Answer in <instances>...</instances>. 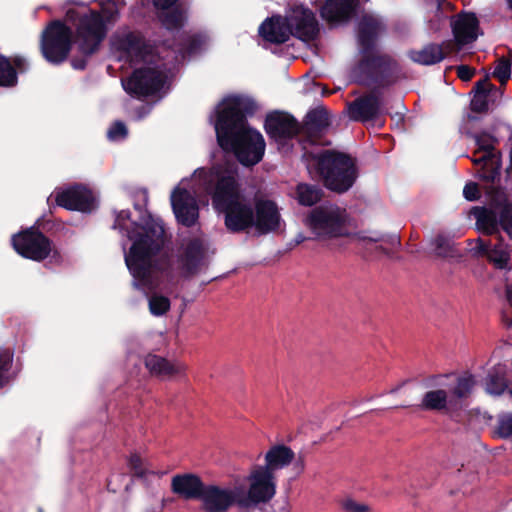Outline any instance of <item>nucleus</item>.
I'll return each mask as SVG.
<instances>
[{
  "mask_svg": "<svg viewBox=\"0 0 512 512\" xmlns=\"http://www.w3.org/2000/svg\"><path fill=\"white\" fill-rule=\"evenodd\" d=\"M295 198L300 205L312 206L322 198V190L315 185L300 183L296 187Z\"/></svg>",
  "mask_w": 512,
  "mask_h": 512,
  "instance_id": "nucleus-26",
  "label": "nucleus"
},
{
  "mask_svg": "<svg viewBox=\"0 0 512 512\" xmlns=\"http://www.w3.org/2000/svg\"><path fill=\"white\" fill-rule=\"evenodd\" d=\"M476 145L482 155L473 161L477 165H482L484 171L481 176L488 180H494L499 174V160L493 154V140L488 136H477L475 138Z\"/></svg>",
  "mask_w": 512,
  "mask_h": 512,
  "instance_id": "nucleus-19",
  "label": "nucleus"
},
{
  "mask_svg": "<svg viewBox=\"0 0 512 512\" xmlns=\"http://www.w3.org/2000/svg\"><path fill=\"white\" fill-rule=\"evenodd\" d=\"M339 505L344 512H370L369 505L358 502L351 496H344L339 500Z\"/></svg>",
  "mask_w": 512,
  "mask_h": 512,
  "instance_id": "nucleus-33",
  "label": "nucleus"
},
{
  "mask_svg": "<svg viewBox=\"0 0 512 512\" xmlns=\"http://www.w3.org/2000/svg\"><path fill=\"white\" fill-rule=\"evenodd\" d=\"M303 240H304V238H303V237H301V239H298V240H297V243H300V242H302Z\"/></svg>",
  "mask_w": 512,
  "mask_h": 512,
  "instance_id": "nucleus-50",
  "label": "nucleus"
},
{
  "mask_svg": "<svg viewBox=\"0 0 512 512\" xmlns=\"http://www.w3.org/2000/svg\"><path fill=\"white\" fill-rule=\"evenodd\" d=\"M307 169L322 177L325 186L336 192L347 191L356 179L354 161L347 155L329 150H313L304 154Z\"/></svg>",
  "mask_w": 512,
  "mask_h": 512,
  "instance_id": "nucleus-4",
  "label": "nucleus"
},
{
  "mask_svg": "<svg viewBox=\"0 0 512 512\" xmlns=\"http://www.w3.org/2000/svg\"><path fill=\"white\" fill-rule=\"evenodd\" d=\"M200 500L206 512H225L234 504L240 507L238 491L234 481L228 487L217 485L205 486Z\"/></svg>",
  "mask_w": 512,
  "mask_h": 512,
  "instance_id": "nucleus-14",
  "label": "nucleus"
},
{
  "mask_svg": "<svg viewBox=\"0 0 512 512\" xmlns=\"http://www.w3.org/2000/svg\"><path fill=\"white\" fill-rule=\"evenodd\" d=\"M386 104L387 102L379 93H371L351 104L349 113L354 120L368 121L377 119L387 114Z\"/></svg>",
  "mask_w": 512,
  "mask_h": 512,
  "instance_id": "nucleus-16",
  "label": "nucleus"
},
{
  "mask_svg": "<svg viewBox=\"0 0 512 512\" xmlns=\"http://www.w3.org/2000/svg\"><path fill=\"white\" fill-rule=\"evenodd\" d=\"M304 225L317 239H328L348 235V216L344 209L325 204L311 210L304 218Z\"/></svg>",
  "mask_w": 512,
  "mask_h": 512,
  "instance_id": "nucleus-8",
  "label": "nucleus"
},
{
  "mask_svg": "<svg viewBox=\"0 0 512 512\" xmlns=\"http://www.w3.org/2000/svg\"><path fill=\"white\" fill-rule=\"evenodd\" d=\"M148 306L152 315L162 316L170 310L171 301L169 297L155 292L149 296Z\"/></svg>",
  "mask_w": 512,
  "mask_h": 512,
  "instance_id": "nucleus-30",
  "label": "nucleus"
},
{
  "mask_svg": "<svg viewBox=\"0 0 512 512\" xmlns=\"http://www.w3.org/2000/svg\"><path fill=\"white\" fill-rule=\"evenodd\" d=\"M475 70L466 65H461L457 68V74L463 81H468L474 75Z\"/></svg>",
  "mask_w": 512,
  "mask_h": 512,
  "instance_id": "nucleus-43",
  "label": "nucleus"
},
{
  "mask_svg": "<svg viewBox=\"0 0 512 512\" xmlns=\"http://www.w3.org/2000/svg\"><path fill=\"white\" fill-rule=\"evenodd\" d=\"M147 369L153 375L170 378L185 372L186 367L179 361H169L161 356L148 355L145 359Z\"/></svg>",
  "mask_w": 512,
  "mask_h": 512,
  "instance_id": "nucleus-22",
  "label": "nucleus"
},
{
  "mask_svg": "<svg viewBox=\"0 0 512 512\" xmlns=\"http://www.w3.org/2000/svg\"><path fill=\"white\" fill-rule=\"evenodd\" d=\"M201 192L211 195L214 209L224 215L229 231L240 232L253 228L254 208L242 192L237 171L232 165L197 168L190 178L182 179L171 193L175 217L184 226H192L199 217L195 196Z\"/></svg>",
  "mask_w": 512,
  "mask_h": 512,
  "instance_id": "nucleus-1",
  "label": "nucleus"
},
{
  "mask_svg": "<svg viewBox=\"0 0 512 512\" xmlns=\"http://www.w3.org/2000/svg\"><path fill=\"white\" fill-rule=\"evenodd\" d=\"M177 0H153L154 5L158 8L163 10V12L160 14V19L163 23V25L168 29H175L180 27L184 20L185 15L182 11L178 9H172L168 10Z\"/></svg>",
  "mask_w": 512,
  "mask_h": 512,
  "instance_id": "nucleus-25",
  "label": "nucleus"
},
{
  "mask_svg": "<svg viewBox=\"0 0 512 512\" xmlns=\"http://www.w3.org/2000/svg\"><path fill=\"white\" fill-rule=\"evenodd\" d=\"M493 75L501 83H505L511 76V62L509 59L501 58L498 60Z\"/></svg>",
  "mask_w": 512,
  "mask_h": 512,
  "instance_id": "nucleus-35",
  "label": "nucleus"
},
{
  "mask_svg": "<svg viewBox=\"0 0 512 512\" xmlns=\"http://www.w3.org/2000/svg\"><path fill=\"white\" fill-rule=\"evenodd\" d=\"M17 82V75L10 61L0 55V86L10 87Z\"/></svg>",
  "mask_w": 512,
  "mask_h": 512,
  "instance_id": "nucleus-31",
  "label": "nucleus"
},
{
  "mask_svg": "<svg viewBox=\"0 0 512 512\" xmlns=\"http://www.w3.org/2000/svg\"><path fill=\"white\" fill-rule=\"evenodd\" d=\"M506 367L498 365L493 372L489 374L486 382V391L492 395H501L508 388L504 376L506 375Z\"/></svg>",
  "mask_w": 512,
  "mask_h": 512,
  "instance_id": "nucleus-28",
  "label": "nucleus"
},
{
  "mask_svg": "<svg viewBox=\"0 0 512 512\" xmlns=\"http://www.w3.org/2000/svg\"><path fill=\"white\" fill-rule=\"evenodd\" d=\"M353 11L352 0H327L321 9V16L336 25L348 20Z\"/></svg>",
  "mask_w": 512,
  "mask_h": 512,
  "instance_id": "nucleus-23",
  "label": "nucleus"
},
{
  "mask_svg": "<svg viewBox=\"0 0 512 512\" xmlns=\"http://www.w3.org/2000/svg\"><path fill=\"white\" fill-rule=\"evenodd\" d=\"M265 468H268L272 474L290 466V473L293 479L299 477L305 470V459L303 456H296L294 451L284 445L277 444L271 446L265 453Z\"/></svg>",
  "mask_w": 512,
  "mask_h": 512,
  "instance_id": "nucleus-13",
  "label": "nucleus"
},
{
  "mask_svg": "<svg viewBox=\"0 0 512 512\" xmlns=\"http://www.w3.org/2000/svg\"><path fill=\"white\" fill-rule=\"evenodd\" d=\"M12 245L19 255L34 261H42L55 253L50 241L33 228L15 234Z\"/></svg>",
  "mask_w": 512,
  "mask_h": 512,
  "instance_id": "nucleus-12",
  "label": "nucleus"
},
{
  "mask_svg": "<svg viewBox=\"0 0 512 512\" xmlns=\"http://www.w3.org/2000/svg\"><path fill=\"white\" fill-rule=\"evenodd\" d=\"M119 0H108L102 7V14L94 11H88L83 7L80 23L77 28L76 42L80 50L85 54H91L98 47L99 43L105 37L106 29L103 23V17L107 20L113 19L114 12L110 11V4L116 5Z\"/></svg>",
  "mask_w": 512,
  "mask_h": 512,
  "instance_id": "nucleus-9",
  "label": "nucleus"
},
{
  "mask_svg": "<svg viewBox=\"0 0 512 512\" xmlns=\"http://www.w3.org/2000/svg\"><path fill=\"white\" fill-rule=\"evenodd\" d=\"M487 96L482 92L475 93L471 101V109L476 112H482L487 108Z\"/></svg>",
  "mask_w": 512,
  "mask_h": 512,
  "instance_id": "nucleus-40",
  "label": "nucleus"
},
{
  "mask_svg": "<svg viewBox=\"0 0 512 512\" xmlns=\"http://www.w3.org/2000/svg\"><path fill=\"white\" fill-rule=\"evenodd\" d=\"M282 219L277 205L270 200H260L254 208L253 229L260 234L280 229Z\"/></svg>",
  "mask_w": 512,
  "mask_h": 512,
  "instance_id": "nucleus-17",
  "label": "nucleus"
},
{
  "mask_svg": "<svg viewBox=\"0 0 512 512\" xmlns=\"http://www.w3.org/2000/svg\"><path fill=\"white\" fill-rule=\"evenodd\" d=\"M482 227L484 228V226H482ZM485 229H486L487 232H490V228L485 227Z\"/></svg>",
  "mask_w": 512,
  "mask_h": 512,
  "instance_id": "nucleus-51",
  "label": "nucleus"
},
{
  "mask_svg": "<svg viewBox=\"0 0 512 512\" xmlns=\"http://www.w3.org/2000/svg\"><path fill=\"white\" fill-rule=\"evenodd\" d=\"M509 392H510V394L512 395V389H511V390H509Z\"/></svg>",
  "mask_w": 512,
  "mask_h": 512,
  "instance_id": "nucleus-52",
  "label": "nucleus"
},
{
  "mask_svg": "<svg viewBox=\"0 0 512 512\" xmlns=\"http://www.w3.org/2000/svg\"><path fill=\"white\" fill-rule=\"evenodd\" d=\"M55 201L68 210L88 212L92 210L95 198L86 187L73 186L56 192Z\"/></svg>",
  "mask_w": 512,
  "mask_h": 512,
  "instance_id": "nucleus-15",
  "label": "nucleus"
},
{
  "mask_svg": "<svg viewBox=\"0 0 512 512\" xmlns=\"http://www.w3.org/2000/svg\"><path fill=\"white\" fill-rule=\"evenodd\" d=\"M251 107L252 101L249 98L231 95L217 105L211 116L220 147L234 152L237 159L246 166L257 164L265 151L263 136L250 128L244 118V113Z\"/></svg>",
  "mask_w": 512,
  "mask_h": 512,
  "instance_id": "nucleus-3",
  "label": "nucleus"
},
{
  "mask_svg": "<svg viewBox=\"0 0 512 512\" xmlns=\"http://www.w3.org/2000/svg\"><path fill=\"white\" fill-rule=\"evenodd\" d=\"M464 197L467 200H475L478 197V188L477 185L474 183L467 184L463 189Z\"/></svg>",
  "mask_w": 512,
  "mask_h": 512,
  "instance_id": "nucleus-42",
  "label": "nucleus"
},
{
  "mask_svg": "<svg viewBox=\"0 0 512 512\" xmlns=\"http://www.w3.org/2000/svg\"><path fill=\"white\" fill-rule=\"evenodd\" d=\"M488 257L498 268H505L510 259V251L506 245L499 243L490 249Z\"/></svg>",
  "mask_w": 512,
  "mask_h": 512,
  "instance_id": "nucleus-32",
  "label": "nucleus"
},
{
  "mask_svg": "<svg viewBox=\"0 0 512 512\" xmlns=\"http://www.w3.org/2000/svg\"><path fill=\"white\" fill-rule=\"evenodd\" d=\"M240 507L250 508L270 501L276 494V478L263 465H254L243 478L234 479Z\"/></svg>",
  "mask_w": 512,
  "mask_h": 512,
  "instance_id": "nucleus-7",
  "label": "nucleus"
},
{
  "mask_svg": "<svg viewBox=\"0 0 512 512\" xmlns=\"http://www.w3.org/2000/svg\"><path fill=\"white\" fill-rule=\"evenodd\" d=\"M16 66L20 67V64H21V59L20 58H15L14 60Z\"/></svg>",
  "mask_w": 512,
  "mask_h": 512,
  "instance_id": "nucleus-46",
  "label": "nucleus"
},
{
  "mask_svg": "<svg viewBox=\"0 0 512 512\" xmlns=\"http://www.w3.org/2000/svg\"><path fill=\"white\" fill-rule=\"evenodd\" d=\"M318 32L314 14L303 6L288 10L286 17L274 16L259 27L260 35L272 43H283L291 35L304 41L313 39Z\"/></svg>",
  "mask_w": 512,
  "mask_h": 512,
  "instance_id": "nucleus-5",
  "label": "nucleus"
},
{
  "mask_svg": "<svg viewBox=\"0 0 512 512\" xmlns=\"http://www.w3.org/2000/svg\"><path fill=\"white\" fill-rule=\"evenodd\" d=\"M73 13H74L73 11H69L67 13V16L72 19L73 18Z\"/></svg>",
  "mask_w": 512,
  "mask_h": 512,
  "instance_id": "nucleus-48",
  "label": "nucleus"
},
{
  "mask_svg": "<svg viewBox=\"0 0 512 512\" xmlns=\"http://www.w3.org/2000/svg\"><path fill=\"white\" fill-rule=\"evenodd\" d=\"M265 129L271 138L281 144L296 135L299 127L289 114L273 113L266 118Z\"/></svg>",
  "mask_w": 512,
  "mask_h": 512,
  "instance_id": "nucleus-18",
  "label": "nucleus"
},
{
  "mask_svg": "<svg viewBox=\"0 0 512 512\" xmlns=\"http://www.w3.org/2000/svg\"><path fill=\"white\" fill-rule=\"evenodd\" d=\"M486 85H487V82L485 80L478 82L476 84V93L482 92V93L486 94Z\"/></svg>",
  "mask_w": 512,
  "mask_h": 512,
  "instance_id": "nucleus-44",
  "label": "nucleus"
},
{
  "mask_svg": "<svg viewBox=\"0 0 512 512\" xmlns=\"http://www.w3.org/2000/svg\"><path fill=\"white\" fill-rule=\"evenodd\" d=\"M509 9L512 11V0H507Z\"/></svg>",
  "mask_w": 512,
  "mask_h": 512,
  "instance_id": "nucleus-47",
  "label": "nucleus"
},
{
  "mask_svg": "<svg viewBox=\"0 0 512 512\" xmlns=\"http://www.w3.org/2000/svg\"><path fill=\"white\" fill-rule=\"evenodd\" d=\"M411 58L414 62L432 65L440 62L444 58V53L440 46L429 45L421 50L412 51Z\"/></svg>",
  "mask_w": 512,
  "mask_h": 512,
  "instance_id": "nucleus-27",
  "label": "nucleus"
},
{
  "mask_svg": "<svg viewBox=\"0 0 512 512\" xmlns=\"http://www.w3.org/2000/svg\"><path fill=\"white\" fill-rule=\"evenodd\" d=\"M108 138L111 141H119L127 135L126 126L122 122H115L108 130Z\"/></svg>",
  "mask_w": 512,
  "mask_h": 512,
  "instance_id": "nucleus-38",
  "label": "nucleus"
},
{
  "mask_svg": "<svg viewBox=\"0 0 512 512\" xmlns=\"http://www.w3.org/2000/svg\"><path fill=\"white\" fill-rule=\"evenodd\" d=\"M377 28H378V24L372 18L365 19L360 24L359 41L361 42L362 45L365 44L366 40H368L374 34H376Z\"/></svg>",
  "mask_w": 512,
  "mask_h": 512,
  "instance_id": "nucleus-34",
  "label": "nucleus"
},
{
  "mask_svg": "<svg viewBox=\"0 0 512 512\" xmlns=\"http://www.w3.org/2000/svg\"><path fill=\"white\" fill-rule=\"evenodd\" d=\"M470 250L476 255H489L490 245L486 243L484 240L478 238L474 242L471 243Z\"/></svg>",
  "mask_w": 512,
  "mask_h": 512,
  "instance_id": "nucleus-41",
  "label": "nucleus"
},
{
  "mask_svg": "<svg viewBox=\"0 0 512 512\" xmlns=\"http://www.w3.org/2000/svg\"><path fill=\"white\" fill-rule=\"evenodd\" d=\"M167 83L168 75L154 56L145 58V66L136 69L130 78L122 81L125 91L136 97L158 93Z\"/></svg>",
  "mask_w": 512,
  "mask_h": 512,
  "instance_id": "nucleus-10",
  "label": "nucleus"
},
{
  "mask_svg": "<svg viewBox=\"0 0 512 512\" xmlns=\"http://www.w3.org/2000/svg\"><path fill=\"white\" fill-rule=\"evenodd\" d=\"M496 433L502 438L512 436V414H505L499 417Z\"/></svg>",
  "mask_w": 512,
  "mask_h": 512,
  "instance_id": "nucleus-36",
  "label": "nucleus"
},
{
  "mask_svg": "<svg viewBox=\"0 0 512 512\" xmlns=\"http://www.w3.org/2000/svg\"><path fill=\"white\" fill-rule=\"evenodd\" d=\"M273 31H279V26H274Z\"/></svg>",
  "mask_w": 512,
  "mask_h": 512,
  "instance_id": "nucleus-49",
  "label": "nucleus"
},
{
  "mask_svg": "<svg viewBox=\"0 0 512 512\" xmlns=\"http://www.w3.org/2000/svg\"><path fill=\"white\" fill-rule=\"evenodd\" d=\"M381 239L382 237L379 233H372L370 235L361 233L354 236V240L365 248H369L372 243L379 242Z\"/></svg>",
  "mask_w": 512,
  "mask_h": 512,
  "instance_id": "nucleus-39",
  "label": "nucleus"
},
{
  "mask_svg": "<svg viewBox=\"0 0 512 512\" xmlns=\"http://www.w3.org/2000/svg\"><path fill=\"white\" fill-rule=\"evenodd\" d=\"M203 255L204 246L201 239H193L187 244L181 259V267L185 276L192 275L197 271Z\"/></svg>",
  "mask_w": 512,
  "mask_h": 512,
  "instance_id": "nucleus-24",
  "label": "nucleus"
},
{
  "mask_svg": "<svg viewBox=\"0 0 512 512\" xmlns=\"http://www.w3.org/2000/svg\"><path fill=\"white\" fill-rule=\"evenodd\" d=\"M455 41L459 48L475 41L478 37V20L474 14L459 15L452 23Z\"/></svg>",
  "mask_w": 512,
  "mask_h": 512,
  "instance_id": "nucleus-20",
  "label": "nucleus"
},
{
  "mask_svg": "<svg viewBox=\"0 0 512 512\" xmlns=\"http://www.w3.org/2000/svg\"><path fill=\"white\" fill-rule=\"evenodd\" d=\"M171 488L175 494L185 499H200L205 486L194 474H180L172 478Z\"/></svg>",
  "mask_w": 512,
  "mask_h": 512,
  "instance_id": "nucleus-21",
  "label": "nucleus"
},
{
  "mask_svg": "<svg viewBox=\"0 0 512 512\" xmlns=\"http://www.w3.org/2000/svg\"><path fill=\"white\" fill-rule=\"evenodd\" d=\"M481 221H482V212L477 215V224H478V226L481 225Z\"/></svg>",
  "mask_w": 512,
  "mask_h": 512,
  "instance_id": "nucleus-45",
  "label": "nucleus"
},
{
  "mask_svg": "<svg viewBox=\"0 0 512 512\" xmlns=\"http://www.w3.org/2000/svg\"><path fill=\"white\" fill-rule=\"evenodd\" d=\"M71 32L64 24L51 23L42 34L41 49L45 59L51 63L64 61L70 51Z\"/></svg>",
  "mask_w": 512,
  "mask_h": 512,
  "instance_id": "nucleus-11",
  "label": "nucleus"
},
{
  "mask_svg": "<svg viewBox=\"0 0 512 512\" xmlns=\"http://www.w3.org/2000/svg\"><path fill=\"white\" fill-rule=\"evenodd\" d=\"M129 467L135 475L144 478L145 480H151L155 477L159 478L162 475V473L155 471L148 461L137 454H132L130 456Z\"/></svg>",
  "mask_w": 512,
  "mask_h": 512,
  "instance_id": "nucleus-29",
  "label": "nucleus"
},
{
  "mask_svg": "<svg viewBox=\"0 0 512 512\" xmlns=\"http://www.w3.org/2000/svg\"><path fill=\"white\" fill-rule=\"evenodd\" d=\"M475 380L471 375H441L434 378L419 404L420 409L429 411H453L462 399L472 391Z\"/></svg>",
  "mask_w": 512,
  "mask_h": 512,
  "instance_id": "nucleus-6",
  "label": "nucleus"
},
{
  "mask_svg": "<svg viewBox=\"0 0 512 512\" xmlns=\"http://www.w3.org/2000/svg\"><path fill=\"white\" fill-rule=\"evenodd\" d=\"M12 358L13 356L9 350L0 348V386L5 382L4 375L11 366Z\"/></svg>",
  "mask_w": 512,
  "mask_h": 512,
  "instance_id": "nucleus-37",
  "label": "nucleus"
},
{
  "mask_svg": "<svg viewBox=\"0 0 512 512\" xmlns=\"http://www.w3.org/2000/svg\"><path fill=\"white\" fill-rule=\"evenodd\" d=\"M114 228L126 232L131 241L129 250L125 252V262L135 288L153 291L164 279L172 277L168 257L159 253L164 235L159 220L147 216L138 224L131 220L129 211L121 210L116 214Z\"/></svg>",
  "mask_w": 512,
  "mask_h": 512,
  "instance_id": "nucleus-2",
  "label": "nucleus"
}]
</instances>
